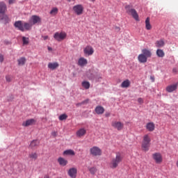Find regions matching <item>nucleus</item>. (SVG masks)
I'll list each match as a JSON object with an SVG mask.
<instances>
[{"label": "nucleus", "instance_id": "3", "mask_svg": "<svg viewBox=\"0 0 178 178\" xmlns=\"http://www.w3.org/2000/svg\"><path fill=\"white\" fill-rule=\"evenodd\" d=\"M131 8L132 6L130 5L125 6V10H127V13H131V15H132V17L136 19V22H138L139 21L138 14L135 9Z\"/></svg>", "mask_w": 178, "mask_h": 178}, {"label": "nucleus", "instance_id": "4", "mask_svg": "<svg viewBox=\"0 0 178 178\" xmlns=\"http://www.w3.org/2000/svg\"><path fill=\"white\" fill-rule=\"evenodd\" d=\"M72 10L75 15H77V16H81V15H83V13L84 7L82 4H76L73 6Z\"/></svg>", "mask_w": 178, "mask_h": 178}, {"label": "nucleus", "instance_id": "53", "mask_svg": "<svg viewBox=\"0 0 178 178\" xmlns=\"http://www.w3.org/2000/svg\"><path fill=\"white\" fill-rule=\"evenodd\" d=\"M92 2H95L96 0H92Z\"/></svg>", "mask_w": 178, "mask_h": 178}, {"label": "nucleus", "instance_id": "13", "mask_svg": "<svg viewBox=\"0 0 178 178\" xmlns=\"http://www.w3.org/2000/svg\"><path fill=\"white\" fill-rule=\"evenodd\" d=\"M68 175L71 178H76L77 175V168H71L68 171Z\"/></svg>", "mask_w": 178, "mask_h": 178}, {"label": "nucleus", "instance_id": "45", "mask_svg": "<svg viewBox=\"0 0 178 178\" xmlns=\"http://www.w3.org/2000/svg\"><path fill=\"white\" fill-rule=\"evenodd\" d=\"M15 0H8L9 5H12L15 2Z\"/></svg>", "mask_w": 178, "mask_h": 178}, {"label": "nucleus", "instance_id": "32", "mask_svg": "<svg viewBox=\"0 0 178 178\" xmlns=\"http://www.w3.org/2000/svg\"><path fill=\"white\" fill-rule=\"evenodd\" d=\"M29 157L34 161H36L38 159V154L36 152H31L29 154Z\"/></svg>", "mask_w": 178, "mask_h": 178}, {"label": "nucleus", "instance_id": "6", "mask_svg": "<svg viewBox=\"0 0 178 178\" xmlns=\"http://www.w3.org/2000/svg\"><path fill=\"white\" fill-rule=\"evenodd\" d=\"M90 154L92 156H99L102 155V149L97 146H94L91 147L90 149Z\"/></svg>", "mask_w": 178, "mask_h": 178}, {"label": "nucleus", "instance_id": "9", "mask_svg": "<svg viewBox=\"0 0 178 178\" xmlns=\"http://www.w3.org/2000/svg\"><path fill=\"white\" fill-rule=\"evenodd\" d=\"M178 83L166 86L165 91L168 93H172L177 90Z\"/></svg>", "mask_w": 178, "mask_h": 178}, {"label": "nucleus", "instance_id": "26", "mask_svg": "<svg viewBox=\"0 0 178 178\" xmlns=\"http://www.w3.org/2000/svg\"><path fill=\"white\" fill-rule=\"evenodd\" d=\"M131 82L129 79H127L124 81H122V83H121V87L122 88H128L130 86Z\"/></svg>", "mask_w": 178, "mask_h": 178}, {"label": "nucleus", "instance_id": "46", "mask_svg": "<svg viewBox=\"0 0 178 178\" xmlns=\"http://www.w3.org/2000/svg\"><path fill=\"white\" fill-rule=\"evenodd\" d=\"M51 135H52L53 136L56 137V136H57V132H56V131H53V132L51 133Z\"/></svg>", "mask_w": 178, "mask_h": 178}, {"label": "nucleus", "instance_id": "41", "mask_svg": "<svg viewBox=\"0 0 178 178\" xmlns=\"http://www.w3.org/2000/svg\"><path fill=\"white\" fill-rule=\"evenodd\" d=\"M138 102L139 104H142L144 103V101H143V98L139 97V98H138Z\"/></svg>", "mask_w": 178, "mask_h": 178}, {"label": "nucleus", "instance_id": "48", "mask_svg": "<svg viewBox=\"0 0 178 178\" xmlns=\"http://www.w3.org/2000/svg\"><path fill=\"white\" fill-rule=\"evenodd\" d=\"M105 115H106V118H108V117L111 116V113L107 112V113H106Z\"/></svg>", "mask_w": 178, "mask_h": 178}, {"label": "nucleus", "instance_id": "31", "mask_svg": "<svg viewBox=\"0 0 178 178\" xmlns=\"http://www.w3.org/2000/svg\"><path fill=\"white\" fill-rule=\"evenodd\" d=\"M156 54L159 58H163L165 56V52L162 49H157Z\"/></svg>", "mask_w": 178, "mask_h": 178}, {"label": "nucleus", "instance_id": "35", "mask_svg": "<svg viewBox=\"0 0 178 178\" xmlns=\"http://www.w3.org/2000/svg\"><path fill=\"white\" fill-rule=\"evenodd\" d=\"M82 86L83 88H84L86 90H88L90 87V82L88 81H83L82 82Z\"/></svg>", "mask_w": 178, "mask_h": 178}, {"label": "nucleus", "instance_id": "16", "mask_svg": "<svg viewBox=\"0 0 178 178\" xmlns=\"http://www.w3.org/2000/svg\"><path fill=\"white\" fill-rule=\"evenodd\" d=\"M1 21L3 22L5 24H6L7 23H9L10 20L8 17V15L3 13V14H0V22Z\"/></svg>", "mask_w": 178, "mask_h": 178}, {"label": "nucleus", "instance_id": "11", "mask_svg": "<svg viewBox=\"0 0 178 178\" xmlns=\"http://www.w3.org/2000/svg\"><path fill=\"white\" fill-rule=\"evenodd\" d=\"M153 159H154V161H156L157 164H161L163 161V158L160 153L153 154Z\"/></svg>", "mask_w": 178, "mask_h": 178}, {"label": "nucleus", "instance_id": "30", "mask_svg": "<svg viewBox=\"0 0 178 178\" xmlns=\"http://www.w3.org/2000/svg\"><path fill=\"white\" fill-rule=\"evenodd\" d=\"M88 170L92 175H95L97 172V168L95 166L88 167Z\"/></svg>", "mask_w": 178, "mask_h": 178}, {"label": "nucleus", "instance_id": "14", "mask_svg": "<svg viewBox=\"0 0 178 178\" xmlns=\"http://www.w3.org/2000/svg\"><path fill=\"white\" fill-rule=\"evenodd\" d=\"M155 129V124L152 122L146 124V130L149 132H153Z\"/></svg>", "mask_w": 178, "mask_h": 178}, {"label": "nucleus", "instance_id": "22", "mask_svg": "<svg viewBox=\"0 0 178 178\" xmlns=\"http://www.w3.org/2000/svg\"><path fill=\"white\" fill-rule=\"evenodd\" d=\"M86 134V130L84 128H81L76 131V136L79 138L84 136Z\"/></svg>", "mask_w": 178, "mask_h": 178}, {"label": "nucleus", "instance_id": "42", "mask_svg": "<svg viewBox=\"0 0 178 178\" xmlns=\"http://www.w3.org/2000/svg\"><path fill=\"white\" fill-rule=\"evenodd\" d=\"M89 101H90V99H86V100H84V101L82 102V104H83V105L87 104L89 103Z\"/></svg>", "mask_w": 178, "mask_h": 178}, {"label": "nucleus", "instance_id": "43", "mask_svg": "<svg viewBox=\"0 0 178 178\" xmlns=\"http://www.w3.org/2000/svg\"><path fill=\"white\" fill-rule=\"evenodd\" d=\"M172 73H173V74H177V73H178V70H177V68H173V69H172Z\"/></svg>", "mask_w": 178, "mask_h": 178}, {"label": "nucleus", "instance_id": "10", "mask_svg": "<svg viewBox=\"0 0 178 178\" xmlns=\"http://www.w3.org/2000/svg\"><path fill=\"white\" fill-rule=\"evenodd\" d=\"M112 127L118 131H121L123 129L124 124L121 122L113 121L111 124Z\"/></svg>", "mask_w": 178, "mask_h": 178}, {"label": "nucleus", "instance_id": "7", "mask_svg": "<svg viewBox=\"0 0 178 178\" xmlns=\"http://www.w3.org/2000/svg\"><path fill=\"white\" fill-rule=\"evenodd\" d=\"M41 18L38 15H32L29 19V23H31L32 26H34V24H38L39 23H41Z\"/></svg>", "mask_w": 178, "mask_h": 178}, {"label": "nucleus", "instance_id": "8", "mask_svg": "<svg viewBox=\"0 0 178 178\" xmlns=\"http://www.w3.org/2000/svg\"><path fill=\"white\" fill-rule=\"evenodd\" d=\"M83 52L86 56H90L93 55L95 51L92 47L88 45L84 48Z\"/></svg>", "mask_w": 178, "mask_h": 178}, {"label": "nucleus", "instance_id": "25", "mask_svg": "<svg viewBox=\"0 0 178 178\" xmlns=\"http://www.w3.org/2000/svg\"><path fill=\"white\" fill-rule=\"evenodd\" d=\"M145 23L146 24V30L150 31L152 29V26L150 24V19L149 17L146 18V21H145Z\"/></svg>", "mask_w": 178, "mask_h": 178}, {"label": "nucleus", "instance_id": "29", "mask_svg": "<svg viewBox=\"0 0 178 178\" xmlns=\"http://www.w3.org/2000/svg\"><path fill=\"white\" fill-rule=\"evenodd\" d=\"M26 60V58L22 57L19 59L17 60L18 65L19 66H24L25 65Z\"/></svg>", "mask_w": 178, "mask_h": 178}, {"label": "nucleus", "instance_id": "39", "mask_svg": "<svg viewBox=\"0 0 178 178\" xmlns=\"http://www.w3.org/2000/svg\"><path fill=\"white\" fill-rule=\"evenodd\" d=\"M6 80L8 83H10L12 81V77L10 75H6Z\"/></svg>", "mask_w": 178, "mask_h": 178}, {"label": "nucleus", "instance_id": "1", "mask_svg": "<svg viewBox=\"0 0 178 178\" xmlns=\"http://www.w3.org/2000/svg\"><path fill=\"white\" fill-rule=\"evenodd\" d=\"M123 161V156L121 153L118 152L116 156L113 157L110 162V168L111 169H116L119 164H120Z\"/></svg>", "mask_w": 178, "mask_h": 178}, {"label": "nucleus", "instance_id": "24", "mask_svg": "<svg viewBox=\"0 0 178 178\" xmlns=\"http://www.w3.org/2000/svg\"><path fill=\"white\" fill-rule=\"evenodd\" d=\"M58 161L59 163V164L62 166H65L67 165L68 161L67 160H66L65 159L63 158V157H59L58 159Z\"/></svg>", "mask_w": 178, "mask_h": 178}, {"label": "nucleus", "instance_id": "37", "mask_svg": "<svg viewBox=\"0 0 178 178\" xmlns=\"http://www.w3.org/2000/svg\"><path fill=\"white\" fill-rule=\"evenodd\" d=\"M22 41L24 45H28L29 43V38H26L24 36L22 37Z\"/></svg>", "mask_w": 178, "mask_h": 178}, {"label": "nucleus", "instance_id": "5", "mask_svg": "<svg viewBox=\"0 0 178 178\" xmlns=\"http://www.w3.org/2000/svg\"><path fill=\"white\" fill-rule=\"evenodd\" d=\"M67 38V33L65 32L56 33L54 35V38L58 42H62Z\"/></svg>", "mask_w": 178, "mask_h": 178}, {"label": "nucleus", "instance_id": "20", "mask_svg": "<svg viewBox=\"0 0 178 178\" xmlns=\"http://www.w3.org/2000/svg\"><path fill=\"white\" fill-rule=\"evenodd\" d=\"M59 64L57 62L55 63H49L48 64V68L50 69L51 70H55L57 68H58Z\"/></svg>", "mask_w": 178, "mask_h": 178}, {"label": "nucleus", "instance_id": "36", "mask_svg": "<svg viewBox=\"0 0 178 178\" xmlns=\"http://www.w3.org/2000/svg\"><path fill=\"white\" fill-rule=\"evenodd\" d=\"M58 12V9L56 7L53 8L52 10L50 11V15H53L54 16H56Z\"/></svg>", "mask_w": 178, "mask_h": 178}, {"label": "nucleus", "instance_id": "33", "mask_svg": "<svg viewBox=\"0 0 178 178\" xmlns=\"http://www.w3.org/2000/svg\"><path fill=\"white\" fill-rule=\"evenodd\" d=\"M40 142L38 140H33L31 141L30 146L31 148H35V147L38 146Z\"/></svg>", "mask_w": 178, "mask_h": 178}, {"label": "nucleus", "instance_id": "50", "mask_svg": "<svg viewBox=\"0 0 178 178\" xmlns=\"http://www.w3.org/2000/svg\"><path fill=\"white\" fill-rule=\"evenodd\" d=\"M176 166H177V168H178V159H177V161L176 162Z\"/></svg>", "mask_w": 178, "mask_h": 178}, {"label": "nucleus", "instance_id": "44", "mask_svg": "<svg viewBox=\"0 0 178 178\" xmlns=\"http://www.w3.org/2000/svg\"><path fill=\"white\" fill-rule=\"evenodd\" d=\"M42 38H43L44 40H49V36H48V35L42 36Z\"/></svg>", "mask_w": 178, "mask_h": 178}, {"label": "nucleus", "instance_id": "28", "mask_svg": "<svg viewBox=\"0 0 178 178\" xmlns=\"http://www.w3.org/2000/svg\"><path fill=\"white\" fill-rule=\"evenodd\" d=\"M165 46V42L163 40H157L156 42V47L157 48H161Z\"/></svg>", "mask_w": 178, "mask_h": 178}, {"label": "nucleus", "instance_id": "15", "mask_svg": "<svg viewBox=\"0 0 178 178\" xmlns=\"http://www.w3.org/2000/svg\"><path fill=\"white\" fill-rule=\"evenodd\" d=\"M88 65V60L83 57H81L78 60V65L79 67H83Z\"/></svg>", "mask_w": 178, "mask_h": 178}, {"label": "nucleus", "instance_id": "40", "mask_svg": "<svg viewBox=\"0 0 178 178\" xmlns=\"http://www.w3.org/2000/svg\"><path fill=\"white\" fill-rule=\"evenodd\" d=\"M4 61V56L3 54H0V63H2Z\"/></svg>", "mask_w": 178, "mask_h": 178}, {"label": "nucleus", "instance_id": "49", "mask_svg": "<svg viewBox=\"0 0 178 178\" xmlns=\"http://www.w3.org/2000/svg\"><path fill=\"white\" fill-rule=\"evenodd\" d=\"M48 50H49V51H52V48L49 47H48Z\"/></svg>", "mask_w": 178, "mask_h": 178}, {"label": "nucleus", "instance_id": "38", "mask_svg": "<svg viewBox=\"0 0 178 178\" xmlns=\"http://www.w3.org/2000/svg\"><path fill=\"white\" fill-rule=\"evenodd\" d=\"M67 115L66 114H62V115H60V117H59V120H60V121L65 120H67Z\"/></svg>", "mask_w": 178, "mask_h": 178}, {"label": "nucleus", "instance_id": "18", "mask_svg": "<svg viewBox=\"0 0 178 178\" xmlns=\"http://www.w3.org/2000/svg\"><path fill=\"white\" fill-rule=\"evenodd\" d=\"M147 59L148 58H147L143 54H140L138 56V60H139L140 63H146L147 62Z\"/></svg>", "mask_w": 178, "mask_h": 178}, {"label": "nucleus", "instance_id": "47", "mask_svg": "<svg viewBox=\"0 0 178 178\" xmlns=\"http://www.w3.org/2000/svg\"><path fill=\"white\" fill-rule=\"evenodd\" d=\"M82 105H83V104H82V102H81V103H77V104H76V106L77 107H79V106H82Z\"/></svg>", "mask_w": 178, "mask_h": 178}, {"label": "nucleus", "instance_id": "2", "mask_svg": "<svg viewBox=\"0 0 178 178\" xmlns=\"http://www.w3.org/2000/svg\"><path fill=\"white\" fill-rule=\"evenodd\" d=\"M151 146V138L148 134L143 136V140L142 141V149L145 152H148Z\"/></svg>", "mask_w": 178, "mask_h": 178}, {"label": "nucleus", "instance_id": "21", "mask_svg": "<svg viewBox=\"0 0 178 178\" xmlns=\"http://www.w3.org/2000/svg\"><path fill=\"white\" fill-rule=\"evenodd\" d=\"M95 112L97 115H102L105 112V109L103 106H97L95 108Z\"/></svg>", "mask_w": 178, "mask_h": 178}, {"label": "nucleus", "instance_id": "51", "mask_svg": "<svg viewBox=\"0 0 178 178\" xmlns=\"http://www.w3.org/2000/svg\"><path fill=\"white\" fill-rule=\"evenodd\" d=\"M44 178H49V176L45 175V176L44 177Z\"/></svg>", "mask_w": 178, "mask_h": 178}, {"label": "nucleus", "instance_id": "17", "mask_svg": "<svg viewBox=\"0 0 178 178\" xmlns=\"http://www.w3.org/2000/svg\"><path fill=\"white\" fill-rule=\"evenodd\" d=\"M7 10V6L3 1H0V15L6 13Z\"/></svg>", "mask_w": 178, "mask_h": 178}, {"label": "nucleus", "instance_id": "34", "mask_svg": "<svg viewBox=\"0 0 178 178\" xmlns=\"http://www.w3.org/2000/svg\"><path fill=\"white\" fill-rule=\"evenodd\" d=\"M32 24H31V23H27V22H25L24 24V31L26 30V31H29L31 29V27H32Z\"/></svg>", "mask_w": 178, "mask_h": 178}, {"label": "nucleus", "instance_id": "19", "mask_svg": "<svg viewBox=\"0 0 178 178\" xmlns=\"http://www.w3.org/2000/svg\"><path fill=\"white\" fill-rule=\"evenodd\" d=\"M35 122V120L34 119H29V120H27L26 121L22 123V126L23 127H29V126H31L33 124H34Z\"/></svg>", "mask_w": 178, "mask_h": 178}, {"label": "nucleus", "instance_id": "12", "mask_svg": "<svg viewBox=\"0 0 178 178\" xmlns=\"http://www.w3.org/2000/svg\"><path fill=\"white\" fill-rule=\"evenodd\" d=\"M14 26L16 29H17V30L24 32V24L22 22V21L15 22Z\"/></svg>", "mask_w": 178, "mask_h": 178}, {"label": "nucleus", "instance_id": "27", "mask_svg": "<svg viewBox=\"0 0 178 178\" xmlns=\"http://www.w3.org/2000/svg\"><path fill=\"white\" fill-rule=\"evenodd\" d=\"M63 155L75 156V152L73 149H67L63 152Z\"/></svg>", "mask_w": 178, "mask_h": 178}, {"label": "nucleus", "instance_id": "23", "mask_svg": "<svg viewBox=\"0 0 178 178\" xmlns=\"http://www.w3.org/2000/svg\"><path fill=\"white\" fill-rule=\"evenodd\" d=\"M142 54H143V56H146L147 58L152 57V52L147 49H142Z\"/></svg>", "mask_w": 178, "mask_h": 178}, {"label": "nucleus", "instance_id": "52", "mask_svg": "<svg viewBox=\"0 0 178 178\" xmlns=\"http://www.w3.org/2000/svg\"><path fill=\"white\" fill-rule=\"evenodd\" d=\"M150 79H152L153 80V82L154 81V77H150Z\"/></svg>", "mask_w": 178, "mask_h": 178}]
</instances>
